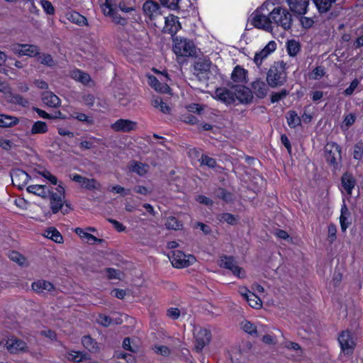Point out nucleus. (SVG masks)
Returning a JSON list of instances; mask_svg holds the SVG:
<instances>
[{
    "label": "nucleus",
    "mask_w": 363,
    "mask_h": 363,
    "mask_svg": "<svg viewBox=\"0 0 363 363\" xmlns=\"http://www.w3.org/2000/svg\"><path fill=\"white\" fill-rule=\"evenodd\" d=\"M101 140L91 135H86L81 138L79 147L82 150H91L96 147Z\"/></svg>",
    "instance_id": "obj_28"
},
{
    "label": "nucleus",
    "mask_w": 363,
    "mask_h": 363,
    "mask_svg": "<svg viewBox=\"0 0 363 363\" xmlns=\"http://www.w3.org/2000/svg\"><path fill=\"white\" fill-rule=\"evenodd\" d=\"M194 335L196 340L195 348L197 351H201L211 340V335L208 330L196 327L194 330Z\"/></svg>",
    "instance_id": "obj_9"
},
{
    "label": "nucleus",
    "mask_w": 363,
    "mask_h": 363,
    "mask_svg": "<svg viewBox=\"0 0 363 363\" xmlns=\"http://www.w3.org/2000/svg\"><path fill=\"white\" fill-rule=\"evenodd\" d=\"M27 191L42 198H46L50 194V189L45 185H30L27 187Z\"/></svg>",
    "instance_id": "obj_31"
},
{
    "label": "nucleus",
    "mask_w": 363,
    "mask_h": 363,
    "mask_svg": "<svg viewBox=\"0 0 363 363\" xmlns=\"http://www.w3.org/2000/svg\"><path fill=\"white\" fill-rule=\"evenodd\" d=\"M152 104L155 108H158L161 112L164 113H170L171 108L165 101H163L162 99L159 96L153 98Z\"/></svg>",
    "instance_id": "obj_35"
},
{
    "label": "nucleus",
    "mask_w": 363,
    "mask_h": 363,
    "mask_svg": "<svg viewBox=\"0 0 363 363\" xmlns=\"http://www.w3.org/2000/svg\"><path fill=\"white\" fill-rule=\"evenodd\" d=\"M218 219L220 222H225L230 225L235 224L238 220L235 216L227 213L220 214Z\"/></svg>",
    "instance_id": "obj_50"
},
{
    "label": "nucleus",
    "mask_w": 363,
    "mask_h": 363,
    "mask_svg": "<svg viewBox=\"0 0 363 363\" xmlns=\"http://www.w3.org/2000/svg\"><path fill=\"white\" fill-rule=\"evenodd\" d=\"M161 4L171 10H176L177 15L165 16L164 23H179L184 19L194 23L201 21L199 12L194 6V0H160Z\"/></svg>",
    "instance_id": "obj_2"
},
{
    "label": "nucleus",
    "mask_w": 363,
    "mask_h": 363,
    "mask_svg": "<svg viewBox=\"0 0 363 363\" xmlns=\"http://www.w3.org/2000/svg\"><path fill=\"white\" fill-rule=\"evenodd\" d=\"M220 265L222 267L230 270L236 277L242 278L245 276L243 269L238 267L234 259L231 257H222L220 260Z\"/></svg>",
    "instance_id": "obj_14"
},
{
    "label": "nucleus",
    "mask_w": 363,
    "mask_h": 363,
    "mask_svg": "<svg viewBox=\"0 0 363 363\" xmlns=\"http://www.w3.org/2000/svg\"><path fill=\"white\" fill-rule=\"evenodd\" d=\"M143 10L144 14L151 21L161 15L160 6L152 0H147L143 4Z\"/></svg>",
    "instance_id": "obj_16"
},
{
    "label": "nucleus",
    "mask_w": 363,
    "mask_h": 363,
    "mask_svg": "<svg viewBox=\"0 0 363 363\" xmlns=\"http://www.w3.org/2000/svg\"><path fill=\"white\" fill-rule=\"evenodd\" d=\"M128 168L130 171L135 172L140 176H143L147 172L149 167L147 165L144 164L141 162L133 161L129 164Z\"/></svg>",
    "instance_id": "obj_33"
},
{
    "label": "nucleus",
    "mask_w": 363,
    "mask_h": 363,
    "mask_svg": "<svg viewBox=\"0 0 363 363\" xmlns=\"http://www.w3.org/2000/svg\"><path fill=\"white\" fill-rule=\"evenodd\" d=\"M172 50L177 58L181 57H194L196 55V45L193 41L186 38H174Z\"/></svg>",
    "instance_id": "obj_3"
},
{
    "label": "nucleus",
    "mask_w": 363,
    "mask_h": 363,
    "mask_svg": "<svg viewBox=\"0 0 363 363\" xmlns=\"http://www.w3.org/2000/svg\"><path fill=\"white\" fill-rule=\"evenodd\" d=\"M11 179L13 185L22 189L28 184L30 177L26 172L17 169L11 174Z\"/></svg>",
    "instance_id": "obj_23"
},
{
    "label": "nucleus",
    "mask_w": 363,
    "mask_h": 363,
    "mask_svg": "<svg viewBox=\"0 0 363 363\" xmlns=\"http://www.w3.org/2000/svg\"><path fill=\"white\" fill-rule=\"evenodd\" d=\"M38 55V61L40 63L48 67H52L55 65V61L50 55L46 53H39Z\"/></svg>",
    "instance_id": "obj_45"
},
{
    "label": "nucleus",
    "mask_w": 363,
    "mask_h": 363,
    "mask_svg": "<svg viewBox=\"0 0 363 363\" xmlns=\"http://www.w3.org/2000/svg\"><path fill=\"white\" fill-rule=\"evenodd\" d=\"M69 177L72 181L79 184L83 188L92 189L97 187L98 184L95 179H87L77 174H72Z\"/></svg>",
    "instance_id": "obj_26"
},
{
    "label": "nucleus",
    "mask_w": 363,
    "mask_h": 363,
    "mask_svg": "<svg viewBox=\"0 0 363 363\" xmlns=\"http://www.w3.org/2000/svg\"><path fill=\"white\" fill-rule=\"evenodd\" d=\"M273 1L267 0L249 16L247 23H291V14L285 8L274 6Z\"/></svg>",
    "instance_id": "obj_1"
},
{
    "label": "nucleus",
    "mask_w": 363,
    "mask_h": 363,
    "mask_svg": "<svg viewBox=\"0 0 363 363\" xmlns=\"http://www.w3.org/2000/svg\"><path fill=\"white\" fill-rule=\"evenodd\" d=\"M99 5L104 14L113 19L118 18V10L125 13H130L133 16L137 13L135 8L126 6L125 4H120L117 6L113 0H99Z\"/></svg>",
    "instance_id": "obj_4"
},
{
    "label": "nucleus",
    "mask_w": 363,
    "mask_h": 363,
    "mask_svg": "<svg viewBox=\"0 0 363 363\" xmlns=\"http://www.w3.org/2000/svg\"><path fill=\"white\" fill-rule=\"evenodd\" d=\"M106 276L109 278V279H121V274L119 271L118 270H116L114 269H112V268H108L106 269Z\"/></svg>",
    "instance_id": "obj_62"
},
{
    "label": "nucleus",
    "mask_w": 363,
    "mask_h": 363,
    "mask_svg": "<svg viewBox=\"0 0 363 363\" xmlns=\"http://www.w3.org/2000/svg\"><path fill=\"white\" fill-rule=\"evenodd\" d=\"M285 79V73L279 71L277 68L270 69L267 73V82L271 87L274 88L282 85Z\"/></svg>",
    "instance_id": "obj_15"
},
{
    "label": "nucleus",
    "mask_w": 363,
    "mask_h": 363,
    "mask_svg": "<svg viewBox=\"0 0 363 363\" xmlns=\"http://www.w3.org/2000/svg\"><path fill=\"white\" fill-rule=\"evenodd\" d=\"M43 235L56 243H62L63 237L61 233L54 227H50L44 230Z\"/></svg>",
    "instance_id": "obj_30"
},
{
    "label": "nucleus",
    "mask_w": 363,
    "mask_h": 363,
    "mask_svg": "<svg viewBox=\"0 0 363 363\" xmlns=\"http://www.w3.org/2000/svg\"><path fill=\"white\" fill-rule=\"evenodd\" d=\"M286 95L287 91L286 90H282L280 92L274 93L272 95L271 101L272 103L278 102Z\"/></svg>",
    "instance_id": "obj_63"
},
{
    "label": "nucleus",
    "mask_w": 363,
    "mask_h": 363,
    "mask_svg": "<svg viewBox=\"0 0 363 363\" xmlns=\"http://www.w3.org/2000/svg\"><path fill=\"white\" fill-rule=\"evenodd\" d=\"M201 164L206 165L208 167H214L216 164L215 159L208 157V155H202L200 159Z\"/></svg>",
    "instance_id": "obj_57"
},
{
    "label": "nucleus",
    "mask_w": 363,
    "mask_h": 363,
    "mask_svg": "<svg viewBox=\"0 0 363 363\" xmlns=\"http://www.w3.org/2000/svg\"><path fill=\"white\" fill-rule=\"evenodd\" d=\"M300 49L299 43L295 40H291L286 43L287 52L291 57L296 56L299 52Z\"/></svg>",
    "instance_id": "obj_39"
},
{
    "label": "nucleus",
    "mask_w": 363,
    "mask_h": 363,
    "mask_svg": "<svg viewBox=\"0 0 363 363\" xmlns=\"http://www.w3.org/2000/svg\"><path fill=\"white\" fill-rule=\"evenodd\" d=\"M269 55V52L267 51L263 48L260 52L255 54L254 61L257 65H260L262 62V60L267 57Z\"/></svg>",
    "instance_id": "obj_55"
},
{
    "label": "nucleus",
    "mask_w": 363,
    "mask_h": 363,
    "mask_svg": "<svg viewBox=\"0 0 363 363\" xmlns=\"http://www.w3.org/2000/svg\"><path fill=\"white\" fill-rule=\"evenodd\" d=\"M153 71L157 73L158 77L147 74L148 84L156 91L160 93H169L170 91L169 84L171 79L166 72H161L155 69Z\"/></svg>",
    "instance_id": "obj_5"
},
{
    "label": "nucleus",
    "mask_w": 363,
    "mask_h": 363,
    "mask_svg": "<svg viewBox=\"0 0 363 363\" xmlns=\"http://www.w3.org/2000/svg\"><path fill=\"white\" fill-rule=\"evenodd\" d=\"M154 351L157 354H160L163 356H167L169 353V350L167 347L163 345H156L154 347Z\"/></svg>",
    "instance_id": "obj_64"
},
{
    "label": "nucleus",
    "mask_w": 363,
    "mask_h": 363,
    "mask_svg": "<svg viewBox=\"0 0 363 363\" xmlns=\"http://www.w3.org/2000/svg\"><path fill=\"white\" fill-rule=\"evenodd\" d=\"M48 131L47 123L42 121H37L32 125L30 133L31 135L45 134Z\"/></svg>",
    "instance_id": "obj_32"
},
{
    "label": "nucleus",
    "mask_w": 363,
    "mask_h": 363,
    "mask_svg": "<svg viewBox=\"0 0 363 363\" xmlns=\"http://www.w3.org/2000/svg\"><path fill=\"white\" fill-rule=\"evenodd\" d=\"M325 157L330 164H337L341 160L340 147L334 143H327L325 147Z\"/></svg>",
    "instance_id": "obj_10"
},
{
    "label": "nucleus",
    "mask_w": 363,
    "mask_h": 363,
    "mask_svg": "<svg viewBox=\"0 0 363 363\" xmlns=\"http://www.w3.org/2000/svg\"><path fill=\"white\" fill-rule=\"evenodd\" d=\"M66 18L69 23H86V18L79 13L74 11L66 13Z\"/></svg>",
    "instance_id": "obj_38"
},
{
    "label": "nucleus",
    "mask_w": 363,
    "mask_h": 363,
    "mask_svg": "<svg viewBox=\"0 0 363 363\" xmlns=\"http://www.w3.org/2000/svg\"><path fill=\"white\" fill-rule=\"evenodd\" d=\"M69 118L77 119L79 121L84 122L87 124H91L93 123V120L91 117L88 116L85 113L75 111L69 114Z\"/></svg>",
    "instance_id": "obj_44"
},
{
    "label": "nucleus",
    "mask_w": 363,
    "mask_h": 363,
    "mask_svg": "<svg viewBox=\"0 0 363 363\" xmlns=\"http://www.w3.org/2000/svg\"><path fill=\"white\" fill-rule=\"evenodd\" d=\"M287 1L291 10L300 16L299 20L301 23H303L301 16L306 13L308 2L303 0H288Z\"/></svg>",
    "instance_id": "obj_19"
},
{
    "label": "nucleus",
    "mask_w": 363,
    "mask_h": 363,
    "mask_svg": "<svg viewBox=\"0 0 363 363\" xmlns=\"http://www.w3.org/2000/svg\"><path fill=\"white\" fill-rule=\"evenodd\" d=\"M246 72L245 70L237 66L235 67L234 70L232 72L231 77L234 82H241L245 79Z\"/></svg>",
    "instance_id": "obj_41"
},
{
    "label": "nucleus",
    "mask_w": 363,
    "mask_h": 363,
    "mask_svg": "<svg viewBox=\"0 0 363 363\" xmlns=\"http://www.w3.org/2000/svg\"><path fill=\"white\" fill-rule=\"evenodd\" d=\"M136 127L135 122L127 119H119L111 124V128L115 131L129 132L135 130Z\"/></svg>",
    "instance_id": "obj_22"
},
{
    "label": "nucleus",
    "mask_w": 363,
    "mask_h": 363,
    "mask_svg": "<svg viewBox=\"0 0 363 363\" xmlns=\"http://www.w3.org/2000/svg\"><path fill=\"white\" fill-rule=\"evenodd\" d=\"M338 341L345 354H350L353 352L355 347V342L350 332L343 331L340 335Z\"/></svg>",
    "instance_id": "obj_12"
},
{
    "label": "nucleus",
    "mask_w": 363,
    "mask_h": 363,
    "mask_svg": "<svg viewBox=\"0 0 363 363\" xmlns=\"http://www.w3.org/2000/svg\"><path fill=\"white\" fill-rule=\"evenodd\" d=\"M18 122L19 120L15 116L6 114L0 115V127H12L18 124Z\"/></svg>",
    "instance_id": "obj_34"
},
{
    "label": "nucleus",
    "mask_w": 363,
    "mask_h": 363,
    "mask_svg": "<svg viewBox=\"0 0 363 363\" xmlns=\"http://www.w3.org/2000/svg\"><path fill=\"white\" fill-rule=\"evenodd\" d=\"M165 226L167 229L179 230L182 224L174 217H169L165 222Z\"/></svg>",
    "instance_id": "obj_47"
},
{
    "label": "nucleus",
    "mask_w": 363,
    "mask_h": 363,
    "mask_svg": "<svg viewBox=\"0 0 363 363\" xmlns=\"http://www.w3.org/2000/svg\"><path fill=\"white\" fill-rule=\"evenodd\" d=\"M169 259L174 267L184 268L193 264L196 259L191 255H186L179 250L172 252V255L169 257Z\"/></svg>",
    "instance_id": "obj_8"
},
{
    "label": "nucleus",
    "mask_w": 363,
    "mask_h": 363,
    "mask_svg": "<svg viewBox=\"0 0 363 363\" xmlns=\"http://www.w3.org/2000/svg\"><path fill=\"white\" fill-rule=\"evenodd\" d=\"M179 29H181V24H165L163 28V31L170 33L173 36Z\"/></svg>",
    "instance_id": "obj_54"
},
{
    "label": "nucleus",
    "mask_w": 363,
    "mask_h": 363,
    "mask_svg": "<svg viewBox=\"0 0 363 363\" xmlns=\"http://www.w3.org/2000/svg\"><path fill=\"white\" fill-rule=\"evenodd\" d=\"M336 0H313L320 12H326Z\"/></svg>",
    "instance_id": "obj_42"
},
{
    "label": "nucleus",
    "mask_w": 363,
    "mask_h": 363,
    "mask_svg": "<svg viewBox=\"0 0 363 363\" xmlns=\"http://www.w3.org/2000/svg\"><path fill=\"white\" fill-rule=\"evenodd\" d=\"M245 300L252 308L258 309L260 308L262 306V302L260 298H259L254 293H252L249 296H247Z\"/></svg>",
    "instance_id": "obj_43"
},
{
    "label": "nucleus",
    "mask_w": 363,
    "mask_h": 363,
    "mask_svg": "<svg viewBox=\"0 0 363 363\" xmlns=\"http://www.w3.org/2000/svg\"><path fill=\"white\" fill-rule=\"evenodd\" d=\"M69 76L74 80L82 83L84 85L91 86L94 85V82L91 80L90 76L78 69L72 70L69 73Z\"/></svg>",
    "instance_id": "obj_24"
},
{
    "label": "nucleus",
    "mask_w": 363,
    "mask_h": 363,
    "mask_svg": "<svg viewBox=\"0 0 363 363\" xmlns=\"http://www.w3.org/2000/svg\"><path fill=\"white\" fill-rule=\"evenodd\" d=\"M32 289L38 294H45L54 290L53 284L45 280H38L32 284Z\"/></svg>",
    "instance_id": "obj_27"
},
{
    "label": "nucleus",
    "mask_w": 363,
    "mask_h": 363,
    "mask_svg": "<svg viewBox=\"0 0 363 363\" xmlns=\"http://www.w3.org/2000/svg\"><path fill=\"white\" fill-rule=\"evenodd\" d=\"M287 123L291 128L301 125V118L294 111H290L286 114Z\"/></svg>",
    "instance_id": "obj_37"
},
{
    "label": "nucleus",
    "mask_w": 363,
    "mask_h": 363,
    "mask_svg": "<svg viewBox=\"0 0 363 363\" xmlns=\"http://www.w3.org/2000/svg\"><path fill=\"white\" fill-rule=\"evenodd\" d=\"M0 91L4 93L6 101L11 104H18L21 106H26L28 104L26 99L17 94H13L10 87L4 83L0 84Z\"/></svg>",
    "instance_id": "obj_11"
},
{
    "label": "nucleus",
    "mask_w": 363,
    "mask_h": 363,
    "mask_svg": "<svg viewBox=\"0 0 363 363\" xmlns=\"http://www.w3.org/2000/svg\"><path fill=\"white\" fill-rule=\"evenodd\" d=\"M337 228L334 224H330L328 227V239L330 242H333L336 239Z\"/></svg>",
    "instance_id": "obj_58"
},
{
    "label": "nucleus",
    "mask_w": 363,
    "mask_h": 363,
    "mask_svg": "<svg viewBox=\"0 0 363 363\" xmlns=\"http://www.w3.org/2000/svg\"><path fill=\"white\" fill-rule=\"evenodd\" d=\"M254 89L258 91L259 96H264L266 95L267 89L266 84L263 82L257 81L253 84Z\"/></svg>",
    "instance_id": "obj_53"
},
{
    "label": "nucleus",
    "mask_w": 363,
    "mask_h": 363,
    "mask_svg": "<svg viewBox=\"0 0 363 363\" xmlns=\"http://www.w3.org/2000/svg\"><path fill=\"white\" fill-rule=\"evenodd\" d=\"M349 211L347 208V206L343 200V203L341 207V215L340 216V223L341 229L342 231H345L348 227V223H346V220L347 218V216L349 215Z\"/></svg>",
    "instance_id": "obj_40"
},
{
    "label": "nucleus",
    "mask_w": 363,
    "mask_h": 363,
    "mask_svg": "<svg viewBox=\"0 0 363 363\" xmlns=\"http://www.w3.org/2000/svg\"><path fill=\"white\" fill-rule=\"evenodd\" d=\"M241 327L245 332L249 334L252 335L257 333L256 326L248 320H245L242 321L241 323Z\"/></svg>",
    "instance_id": "obj_52"
},
{
    "label": "nucleus",
    "mask_w": 363,
    "mask_h": 363,
    "mask_svg": "<svg viewBox=\"0 0 363 363\" xmlns=\"http://www.w3.org/2000/svg\"><path fill=\"white\" fill-rule=\"evenodd\" d=\"M9 257L11 260L18 263L19 265L22 266L26 264V258L18 252H11L9 255Z\"/></svg>",
    "instance_id": "obj_49"
},
{
    "label": "nucleus",
    "mask_w": 363,
    "mask_h": 363,
    "mask_svg": "<svg viewBox=\"0 0 363 363\" xmlns=\"http://www.w3.org/2000/svg\"><path fill=\"white\" fill-rule=\"evenodd\" d=\"M360 83V81L357 79H354L350 84V86L344 91L343 94L345 96H351L355 89L357 88Z\"/></svg>",
    "instance_id": "obj_56"
},
{
    "label": "nucleus",
    "mask_w": 363,
    "mask_h": 363,
    "mask_svg": "<svg viewBox=\"0 0 363 363\" xmlns=\"http://www.w3.org/2000/svg\"><path fill=\"white\" fill-rule=\"evenodd\" d=\"M356 185V180L350 173H345L341 179L340 190L345 192L348 196H351L353 189Z\"/></svg>",
    "instance_id": "obj_21"
},
{
    "label": "nucleus",
    "mask_w": 363,
    "mask_h": 363,
    "mask_svg": "<svg viewBox=\"0 0 363 363\" xmlns=\"http://www.w3.org/2000/svg\"><path fill=\"white\" fill-rule=\"evenodd\" d=\"M114 356L118 359H123L127 363H135V359L133 354L125 353L122 351H116Z\"/></svg>",
    "instance_id": "obj_51"
},
{
    "label": "nucleus",
    "mask_w": 363,
    "mask_h": 363,
    "mask_svg": "<svg viewBox=\"0 0 363 363\" xmlns=\"http://www.w3.org/2000/svg\"><path fill=\"white\" fill-rule=\"evenodd\" d=\"M294 24H254L258 29H262L271 32L274 38H284L286 31L291 29ZM295 26H301L303 29L311 27V24H294Z\"/></svg>",
    "instance_id": "obj_6"
},
{
    "label": "nucleus",
    "mask_w": 363,
    "mask_h": 363,
    "mask_svg": "<svg viewBox=\"0 0 363 363\" xmlns=\"http://www.w3.org/2000/svg\"><path fill=\"white\" fill-rule=\"evenodd\" d=\"M40 4L48 14L53 13L54 8L52 4L47 0H40Z\"/></svg>",
    "instance_id": "obj_61"
},
{
    "label": "nucleus",
    "mask_w": 363,
    "mask_h": 363,
    "mask_svg": "<svg viewBox=\"0 0 363 363\" xmlns=\"http://www.w3.org/2000/svg\"><path fill=\"white\" fill-rule=\"evenodd\" d=\"M74 232L80 238L82 241L85 243L93 245L95 243H101L103 242L102 239L97 238L84 228H76L74 229Z\"/></svg>",
    "instance_id": "obj_25"
},
{
    "label": "nucleus",
    "mask_w": 363,
    "mask_h": 363,
    "mask_svg": "<svg viewBox=\"0 0 363 363\" xmlns=\"http://www.w3.org/2000/svg\"><path fill=\"white\" fill-rule=\"evenodd\" d=\"M82 342L84 347L91 352H97L99 350L98 343L89 336H84Z\"/></svg>",
    "instance_id": "obj_36"
},
{
    "label": "nucleus",
    "mask_w": 363,
    "mask_h": 363,
    "mask_svg": "<svg viewBox=\"0 0 363 363\" xmlns=\"http://www.w3.org/2000/svg\"><path fill=\"white\" fill-rule=\"evenodd\" d=\"M214 97L227 104L235 102V94L233 89H228L224 87L218 88L215 91Z\"/></svg>",
    "instance_id": "obj_18"
},
{
    "label": "nucleus",
    "mask_w": 363,
    "mask_h": 363,
    "mask_svg": "<svg viewBox=\"0 0 363 363\" xmlns=\"http://www.w3.org/2000/svg\"><path fill=\"white\" fill-rule=\"evenodd\" d=\"M96 322L103 326L108 327L111 324L112 320L106 315L99 314L96 318Z\"/></svg>",
    "instance_id": "obj_59"
},
{
    "label": "nucleus",
    "mask_w": 363,
    "mask_h": 363,
    "mask_svg": "<svg viewBox=\"0 0 363 363\" xmlns=\"http://www.w3.org/2000/svg\"><path fill=\"white\" fill-rule=\"evenodd\" d=\"M9 49L18 56H27L33 57L39 55L40 49L35 45L13 43L9 46Z\"/></svg>",
    "instance_id": "obj_7"
},
{
    "label": "nucleus",
    "mask_w": 363,
    "mask_h": 363,
    "mask_svg": "<svg viewBox=\"0 0 363 363\" xmlns=\"http://www.w3.org/2000/svg\"><path fill=\"white\" fill-rule=\"evenodd\" d=\"M57 192L52 193L50 196V208L53 213H57L61 210L65 203L64 189L58 186Z\"/></svg>",
    "instance_id": "obj_13"
},
{
    "label": "nucleus",
    "mask_w": 363,
    "mask_h": 363,
    "mask_svg": "<svg viewBox=\"0 0 363 363\" xmlns=\"http://www.w3.org/2000/svg\"><path fill=\"white\" fill-rule=\"evenodd\" d=\"M235 94V101L238 100L240 103H247L252 99V94L249 89L243 86L232 87Z\"/></svg>",
    "instance_id": "obj_20"
},
{
    "label": "nucleus",
    "mask_w": 363,
    "mask_h": 363,
    "mask_svg": "<svg viewBox=\"0 0 363 363\" xmlns=\"http://www.w3.org/2000/svg\"><path fill=\"white\" fill-rule=\"evenodd\" d=\"M42 101L48 106L55 108L60 105V98L51 91H45L42 95Z\"/></svg>",
    "instance_id": "obj_29"
},
{
    "label": "nucleus",
    "mask_w": 363,
    "mask_h": 363,
    "mask_svg": "<svg viewBox=\"0 0 363 363\" xmlns=\"http://www.w3.org/2000/svg\"><path fill=\"white\" fill-rule=\"evenodd\" d=\"M6 347L11 353L25 352L27 350V344L16 337H11L6 340Z\"/></svg>",
    "instance_id": "obj_17"
},
{
    "label": "nucleus",
    "mask_w": 363,
    "mask_h": 363,
    "mask_svg": "<svg viewBox=\"0 0 363 363\" xmlns=\"http://www.w3.org/2000/svg\"><path fill=\"white\" fill-rule=\"evenodd\" d=\"M123 347L125 350H128L133 353H136L139 351V346L132 342L129 337H125L123 340Z\"/></svg>",
    "instance_id": "obj_46"
},
{
    "label": "nucleus",
    "mask_w": 363,
    "mask_h": 363,
    "mask_svg": "<svg viewBox=\"0 0 363 363\" xmlns=\"http://www.w3.org/2000/svg\"><path fill=\"white\" fill-rule=\"evenodd\" d=\"M66 358L75 362H80L85 359V355L79 352L72 351L66 354Z\"/></svg>",
    "instance_id": "obj_48"
},
{
    "label": "nucleus",
    "mask_w": 363,
    "mask_h": 363,
    "mask_svg": "<svg viewBox=\"0 0 363 363\" xmlns=\"http://www.w3.org/2000/svg\"><path fill=\"white\" fill-rule=\"evenodd\" d=\"M355 116L352 113H350L345 117V119L342 124V128H348L355 121Z\"/></svg>",
    "instance_id": "obj_60"
}]
</instances>
